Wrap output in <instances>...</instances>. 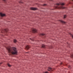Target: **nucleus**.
Returning <instances> with one entry per match:
<instances>
[{"mask_svg": "<svg viewBox=\"0 0 73 73\" xmlns=\"http://www.w3.org/2000/svg\"><path fill=\"white\" fill-rule=\"evenodd\" d=\"M4 1H5V0H3Z\"/></svg>", "mask_w": 73, "mask_h": 73, "instance_id": "412c9836", "label": "nucleus"}, {"mask_svg": "<svg viewBox=\"0 0 73 73\" xmlns=\"http://www.w3.org/2000/svg\"><path fill=\"white\" fill-rule=\"evenodd\" d=\"M62 62L60 63V65H62Z\"/></svg>", "mask_w": 73, "mask_h": 73, "instance_id": "6ab92c4d", "label": "nucleus"}, {"mask_svg": "<svg viewBox=\"0 0 73 73\" xmlns=\"http://www.w3.org/2000/svg\"><path fill=\"white\" fill-rule=\"evenodd\" d=\"M2 64V63H1L0 64H0Z\"/></svg>", "mask_w": 73, "mask_h": 73, "instance_id": "4be33fe9", "label": "nucleus"}, {"mask_svg": "<svg viewBox=\"0 0 73 73\" xmlns=\"http://www.w3.org/2000/svg\"><path fill=\"white\" fill-rule=\"evenodd\" d=\"M14 42H15V43H16V42H17V40H16V39H14Z\"/></svg>", "mask_w": 73, "mask_h": 73, "instance_id": "9d476101", "label": "nucleus"}, {"mask_svg": "<svg viewBox=\"0 0 73 73\" xmlns=\"http://www.w3.org/2000/svg\"><path fill=\"white\" fill-rule=\"evenodd\" d=\"M7 50L8 51L9 54H17V51L16 50V48L15 47L12 48L7 47Z\"/></svg>", "mask_w": 73, "mask_h": 73, "instance_id": "f257e3e1", "label": "nucleus"}, {"mask_svg": "<svg viewBox=\"0 0 73 73\" xmlns=\"http://www.w3.org/2000/svg\"><path fill=\"white\" fill-rule=\"evenodd\" d=\"M30 40L32 41H34V38H30Z\"/></svg>", "mask_w": 73, "mask_h": 73, "instance_id": "9b49d317", "label": "nucleus"}, {"mask_svg": "<svg viewBox=\"0 0 73 73\" xmlns=\"http://www.w3.org/2000/svg\"><path fill=\"white\" fill-rule=\"evenodd\" d=\"M70 66H68V68H70Z\"/></svg>", "mask_w": 73, "mask_h": 73, "instance_id": "f3484780", "label": "nucleus"}, {"mask_svg": "<svg viewBox=\"0 0 73 73\" xmlns=\"http://www.w3.org/2000/svg\"><path fill=\"white\" fill-rule=\"evenodd\" d=\"M0 16L1 17H4L5 16V14L1 13H0Z\"/></svg>", "mask_w": 73, "mask_h": 73, "instance_id": "7ed1b4c3", "label": "nucleus"}, {"mask_svg": "<svg viewBox=\"0 0 73 73\" xmlns=\"http://www.w3.org/2000/svg\"><path fill=\"white\" fill-rule=\"evenodd\" d=\"M30 47H29V46L27 45V46L25 48L27 50H28V49H29V48Z\"/></svg>", "mask_w": 73, "mask_h": 73, "instance_id": "423d86ee", "label": "nucleus"}, {"mask_svg": "<svg viewBox=\"0 0 73 73\" xmlns=\"http://www.w3.org/2000/svg\"><path fill=\"white\" fill-rule=\"evenodd\" d=\"M71 58H73V54H72L71 55Z\"/></svg>", "mask_w": 73, "mask_h": 73, "instance_id": "4468645a", "label": "nucleus"}, {"mask_svg": "<svg viewBox=\"0 0 73 73\" xmlns=\"http://www.w3.org/2000/svg\"><path fill=\"white\" fill-rule=\"evenodd\" d=\"M64 5V3H56L55 8L56 9H64L65 8L63 6Z\"/></svg>", "mask_w": 73, "mask_h": 73, "instance_id": "f03ea898", "label": "nucleus"}, {"mask_svg": "<svg viewBox=\"0 0 73 73\" xmlns=\"http://www.w3.org/2000/svg\"><path fill=\"white\" fill-rule=\"evenodd\" d=\"M40 36H45V34H40Z\"/></svg>", "mask_w": 73, "mask_h": 73, "instance_id": "1a4fd4ad", "label": "nucleus"}, {"mask_svg": "<svg viewBox=\"0 0 73 73\" xmlns=\"http://www.w3.org/2000/svg\"><path fill=\"white\" fill-rule=\"evenodd\" d=\"M44 6H45V5H46V4H44V5H43Z\"/></svg>", "mask_w": 73, "mask_h": 73, "instance_id": "a211bd4d", "label": "nucleus"}, {"mask_svg": "<svg viewBox=\"0 0 73 73\" xmlns=\"http://www.w3.org/2000/svg\"><path fill=\"white\" fill-rule=\"evenodd\" d=\"M48 70L49 71H53V70L52 68L49 67L48 68Z\"/></svg>", "mask_w": 73, "mask_h": 73, "instance_id": "39448f33", "label": "nucleus"}, {"mask_svg": "<svg viewBox=\"0 0 73 73\" xmlns=\"http://www.w3.org/2000/svg\"><path fill=\"white\" fill-rule=\"evenodd\" d=\"M4 30L6 32H7V29H5Z\"/></svg>", "mask_w": 73, "mask_h": 73, "instance_id": "dca6fc26", "label": "nucleus"}, {"mask_svg": "<svg viewBox=\"0 0 73 73\" xmlns=\"http://www.w3.org/2000/svg\"><path fill=\"white\" fill-rule=\"evenodd\" d=\"M42 48H45V45L43 44L42 46Z\"/></svg>", "mask_w": 73, "mask_h": 73, "instance_id": "ddd939ff", "label": "nucleus"}, {"mask_svg": "<svg viewBox=\"0 0 73 73\" xmlns=\"http://www.w3.org/2000/svg\"><path fill=\"white\" fill-rule=\"evenodd\" d=\"M72 0V1H73V0Z\"/></svg>", "mask_w": 73, "mask_h": 73, "instance_id": "5701e85b", "label": "nucleus"}, {"mask_svg": "<svg viewBox=\"0 0 73 73\" xmlns=\"http://www.w3.org/2000/svg\"><path fill=\"white\" fill-rule=\"evenodd\" d=\"M32 32L33 33H35V32H37V30H36V29H33L32 30Z\"/></svg>", "mask_w": 73, "mask_h": 73, "instance_id": "20e7f679", "label": "nucleus"}, {"mask_svg": "<svg viewBox=\"0 0 73 73\" xmlns=\"http://www.w3.org/2000/svg\"><path fill=\"white\" fill-rule=\"evenodd\" d=\"M7 65L8 66H9V67H10V66H11V65H10L9 64V63H8L7 64Z\"/></svg>", "mask_w": 73, "mask_h": 73, "instance_id": "f8f14e48", "label": "nucleus"}, {"mask_svg": "<svg viewBox=\"0 0 73 73\" xmlns=\"http://www.w3.org/2000/svg\"><path fill=\"white\" fill-rule=\"evenodd\" d=\"M60 21L61 22V23H62L63 24H65L66 23V22L62 21V20H60Z\"/></svg>", "mask_w": 73, "mask_h": 73, "instance_id": "6e6552de", "label": "nucleus"}, {"mask_svg": "<svg viewBox=\"0 0 73 73\" xmlns=\"http://www.w3.org/2000/svg\"><path fill=\"white\" fill-rule=\"evenodd\" d=\"M30 9L31 10H36L37 9V8L33 7L31 8Z\"/></svg>", "mask_w": 73, "mask_h": 73, "instance_id": "0eeeda50", "label": "nucleus"}, {"mask_svg": "<svg viewBox=\"0 0 73 73\" xmlns=\"http://www.w3.org/2000/svg\"><path fill=\"white\" fill-rule=\"evenodd\" d=\"M66 15H64V18H66Z\"/></svg>", "mask_w": 73, "mask_h": 73, "instance_id": "2eb2a0df", "label": "nucleus"}, {"mask_svg": "<svg viewBox=\"0 0 73 73\" xmlns=\"http://www.w3.org/2000/svg\"><path fill=\"white\" fill-rule=\"evenodd\" d=\"M19 3H22V2H20Z\"/></svg>", "mask_w": 73, "mask_h": 73, "instance_id": "aec40b11", "label": "nucleus"}]
</instances>
